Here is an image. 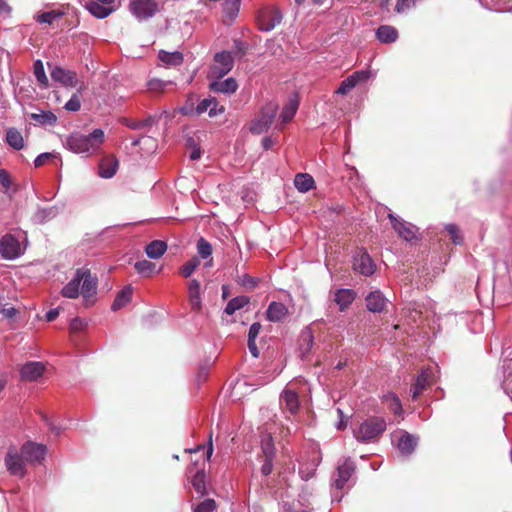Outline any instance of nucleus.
<instances>
[{
	"label": "nucleus",
	"mask_w": 512,
	"mask_h": 512,
	"mask_svg": "<svg viewBox=\"0 0 512 512\" xmlns=\"http://www.w3.org/2000/svg\"><path fill=\"white\" fill-rule=\"evenodd\" d=\"M159 60L163 62L167 67H177L183 63V54L181 52H167L164 50L159 51Z\"/></svg>",
	"instance_id": "obj_26"
},
{
	"label": "nucleus",
	"mask_w": 512,
	"mask_h": 512,
	"mask_svg": "<svg viewBox=\"0 0 512 512\" xmlns=\"http://www.w3.org/2000/svg\"><path fill=\"white\" fill-rule=\"evenodd\" d=\"M186 147L191 150L190 159L198 160L201 157V149L197 140L194 137H188L186 140Z\"/></svg>",
	"instance_id": "obj_48"
},
{
	"label": "nucleus",
	"mask_w": 512,
	"mask_h": 512,
	"mask_svg": "<svg viewBox=\"0 0 512 512\" xmlns=\"http://www.w3.org/2000/svg\"><path fill=\"white\" fill-rule=\"evenodd\" d=\"M81 283V277L78 276L77 272L73 279H71L61 290L63 297L75 299L79 296V286Z\"/></svg>",
	"instance_id": "obj_30"
},
{
	"label": "nucleus",
	"mask_w": 512,
	"mask_h": 512,
	"mask_svg": "<svg viewBox=\"0 0 512 512\" xmlns=\"http://www.w3.org/2000/svg\"><path fill=\"white\" fill-rule=\"evenodd\" d=\"M86 7L92 15L99 19L106 18L113 11L112 7L95 1L89 2Z\"/></svg>",
	"instance_id": "obj_34"
},
{
	"label": "nucleus",
	"mask_w": 512,
	"mask_h": 512,
	"mask_svg": "<svg viewBox=\"0 0 512 512\" xmlns=\"http://www.w3.org/2000/svg\"><path fill=\"white\" fill-rule=\"evenodd\" d=\"M34 75L37 81L44 87L48 86V78L45 74L44 65L41 60H37L33 65Z\"/></svg>",
	"instance_id": "obj_43"
},
{
	"label": "nucleus",
	"mask_w": 512,
	"mask_h": 512,
	"mask_svg": "<svg viewBox=\"0 0 512 512\" xmlns=\"http://www.w3.org/2000/svg\"><path fill=\"white\" fill-rule=\"evenodd\" d=\"M356 297L352 289H338L335 293L334 301L339 305L341 311L347 309Z\"/></svg>",
	"instance_id": "obj_25"
},
{
	"label": "nucleus",
	"mask_w": 512,
	"mask_h": 512,
	"mask_svg": "<svg viewBox=\"0 0 512 512\" xmlns=\"http://www.w3.org/2000/svg\"><path fill=\"white\" fill-rule=\"evenodd\" d=\"M205 473L203 470L197 471L196 475H194L192 480V485L199 495L204 496L206 494V482H205Z\"/></svg>",
	"instance_id": "obj_41"
},
{
	"label": "nucleus",
	"mask_w": 512,
	"mask_h": 512,
	"mask_svg": "<svg viewBox=\"0 0 512 512\" xmlns=\"http://www.w3.org/2000/svg\"><path fill=\"white\" fill-rule=\"evenodd\" d=\"M299 102L296 97L290 98L287 104L283 107L280 119L283 124L290 122L295 116Z\"/></svg>",
	"instance_id": "obj_32"
},
{
	"label": "nucleus",
	"mask_w": 512,
	"mask_h": 512,
	"mask_svg": "<svg viewBox=\"0 0 512 512\" xmlns=\"http://www.w3.org/2000/svg\"><path fill=\"white\" fill-rule=\"evenodd\" d=\"M166 86V83L159 79H153L148 82L149 90L151 91H163Z\"/></svg>",
	"instance_id": "obj_60"
},
{
	"label": "nucleus",
	"mask_w": 512,
	"mask_h": 512,
	"mask_svg": "<svg viewBox=\"0 0 512 512\" xmlns=\"http://www.w3.org/2000/svg\"><path fill=\"white\" fill-rule=\"evenodd\" d=\"M376 37L381 43H393L398 38V31L390 25H381L376 30Z\"/></svg>",
	"instance_id": "obj_27"
},
{
	"label": "nucleus",
	"mask_w": 512,
	"mask_h": 512,
	"mask_svg": "<svg viewBox=\"0 0 512 512\" xmlns=\"http://www.w3.org/2000/svg\"><path fill=\"white\" fill-rule=\"evenodd\" d=\"M6 142L16 150H21L24 147L23 137L16 128L8 129L6 134Z\"/></svg>",
	"instance_id": "obj_35"
},
{
	"label": "nucleus",
	"mask_w": 512,
	"mask_h": 512,
	"mask_svg": "<svg viewBox=\"0 0 512 512\" xmlns=\"http://www.w3.org/2000/svg\"><path fill=\"white\" fill-rule=\"evenodd\" d=\"M131 12L140 20L154 16L159 5L155 0H133L130 3Z\"/></svg>",
	"instance_id": "obj_9"
},
{
	"label": "nucleus",
	"mask_w": 512,
	"mask_h": 512,
	"mask_svg": "<svg viewBox=\"0 0 512 512\" xmlns=\"http://www.w3.org/2000/svg\"><path fill=\"white\" fill-rule=\"evenodd\" d=\"M234 67V58L229 51L216 53L208 72V78H223Z\"/></svg>",
	"instance_id": "obj_4"
},
{
	"label": "nucleus",
	"mask_w": 512,
	"mask_h": 512,
	"mask_svg": "<svg viewBox=\"0 0 512 512\" xmlns=\"http://www.w3.org/2000/svg\"><path fill=\"white\" fill-rule=\"evenodd\" d=\"M282 15L279 11L273 10L263 13L259 19L260 29L270 31L281 23Z\"/></svg>",
	"instance_id": "obj_19"
},
{
	"label": "nucleus",
	"mask_w": 512,
	"mask_h": 512,
	"mask_svg": "<svg viewBox=\"0 0 512 512\" xmlns=\"http://www.w3.org/2000/svg\"><path fill=\"white\" fill-rule=\"evenodd\" d=\"M417 446V438L407 432H403L397 441V448L403 455H411Z\"/></svg>",
	"instance_id": "obj_23"
},
{
	"label": "nucleus",
	"mask_w": 512,
	"mask_h": 512,
	"mask_svg": "<svg viewBox=\"0 0 512 512\" xmlns=\"http://www.w3.org/2000/svg\"><path fill=\"white\" fill-rule=\"evenodd\" d=\"M294 185L301 193H306L316 188V182L308 173H297L294 178Z\"/></svg>",
	"instance_id": "obj_24"
},
{
	"label": "nucleus",
	"mask_w": 512,
	"mask_h": 512,
	"mask_svg": "<svg viewBox=\"0 0 512 512\" xmlns=\"http://www.w3.org/2000/svg\"><path fill=\"white\" fill-rule=\"evenodd\" d=\"M258 284V280L250 275H244L242 277V285L249 288H255Z\"/></svg>",
	"instance_id": "obj_61"
},
{
	"label": "nucleus",
	"mask_w": 512,
	"mask_h": 512,
	"mask_svg": "<svg viewBox=\"0 0 512 512\" xmlns=\"http://www.w3.org/2000/svg\"><path fill=\"white\" fill-rule=\"evenodd\" d=\"M56 155L53 153H42L34 161L35 167L43 166L48 160L55 158Z\"/></svg>",
	"instance_id": "obj_59"
},
{
	"label": "nucleus",
	"mask_w": 512,
	"mask_h": 512,
	"mask_svg": "<svg viewBox=\"0 0 512 512\" xmlns=\"http://www.w3.org/2000/svg\"><path fill=\"white\" fill-rule=\"evenodd\" d=\"M200 282L196 279H193L188 284V298L191 309L193 311L199 312L202 308L201 298H200Z\"/></svg>",
	"instance_id": "obj_20"
},
{
	"label": "nucleus",
	"mask_w": 512,
	"mask_h": 512,
	"mask_svg": "<svg viewBox=\"0 0 512 512\" xmlns=\"http://www.w3.org/2000/svg\"><path fill=\"white\" fill-rule=\"evenodd\" d=\"M318 464L315 462H307L300 465V475L303 480H310L317 474Z\"/></svg>",
	"instance_id": "obj_42"
},
{
	"label": "nucleus",
	"mask_w": 512,
	"mask_h": 512,
	"mask_svg": "<svg viewBox=\"0 0 512 512\" xmlns=\"http://www.w3.org/2000/svg\"><path fill=\"white\" fill-rule=\"evenodd\" d=\"M281 404L284 409L289 410L291 414H294L299 409V396L294 390H283L281 394Z\"/></svg>",
	"instance_id": "obj_21"
},
{
	"label": "nucleus",
	"mask_w": 512,
	"mask_h": 512,
	"mask_svg": "<svg viewBox=\"0 0 512 512\" xmlns=\"http://www.w3.org/2000/svg\"><path fill=\"white\" fill-rule=\"evenodd\" d=\"M197 252L202 259H206L212 254V246L205 238L201 237L197 242Z\"/></svg>",
	"instance_id": "obj_47"
},
{
	"label": "nucleus",
	"mask_w": 512,
	"mask_h": 512,
	"mask_svg": "<svg viewBox=\"0 0 512 512\" xmlns=\"http://www.w3.org/2000/svg\"><path fill=\"white\" fill-rule=\"evenodd\" d=\"M353 267L364 276H371L376 269L374 261L366 251H360L354 256Z\"/></svg>",
	"instance_id": "obj_13"
},
{
	"label": "nucleus",
	"mask_w": 512,
	"mask_h": 512,
	"mask_svg": "<svg viewBox=\"0 0 512 512\" xmlns=\"http://www.w3.org/2000/svg\"><path fill=\"white\" fill-rule=\"evenodd\" d=\"M502 0H480V4L485 9L496 11V12H505L506 9L502 8L500 6ZM507 11H511L510 9H507Z\"/></svg>",
	"instance_id": "obj_53"
},
{
	"label": "nucleus",
	"mask_w": 512,
	"mask_h": 512,
	"mask_svg": "<svg viewBox=\"0 0 512 512\" xmlns=\"http://www.w3.org/2000/svg\"><path fill=\"white\" fill-rule=\"evenodd\" d=\"M261 449L263 456L266 458L274 457V444L270 433L265 434L261 437Z\"/></svg>",
	"instance_id": "obj_40"
},
{
	"label": "nucleus",
	"mask_w": 512,
	"mask_h": 512,
	"mask_svg": "<svg viewBox=\"0 0 512 512\" xmlns=\"http://www.w3.org/2000/svg\"><path fill=\"white\" fill-rule=\"evenodd\" d=\"M388 218L391 221L393 229L397 232L398 236L407 242L418 239V228L403 219H399L395 214L389 213Z\"/></svg>",
	"instance_id": "obj_7"
},
{
	"label": "nucleus",
	"mask_w": 512,
	"mask_h": 512,
	"mask_svg": "<svg viewBox=\"0 0 512 512\" xmlns=\"http://www.w3.org/2000/svg\"><path fill=\"white\" fill-rule=\"evenodd\" d=\"M438 369L437 367L430 366L426 369H423L421 373L416 378L417 385L420 384H432L433 382H436L439 380L438 376Z\"/></svg>",
	"instance_id": "obj_33"
},
{
	"label": "nucleus",
	"mask_w": 512,
	"mask_h": 512,
	"mask_svg": "<svg viewBox=\"0 0 512 512\" xmlns=\"http://www.w3.org/2000/svg\"><path fill=\"white\" fill-rule=\"evenodd\" d=\"M31 118L35 120L36 122L40 124H55L57 121V117L54 113L47 111V112H41L39 114L32 113Z\"/></svg>",
	"instance_id": "obj_45"
},
{
	"label": "nucleus",
	"mask_w": 512,
	"mask_h": 512,
	"mask_svg": "<svg viewBox=\"0 0 512 512\" xmlns=\"http://www.w3.org/2000/svg\"><path fill=\"white\" fill-rule=\"evenodd\" d=\"M288 310L286 306L279 302H272L267 309V318L272 322L281 321L286 317Z\"/></svg>",
	"instance_id": "obj_28"
},
{
	"label": "nucleus",
	"mask_w": 512,
	"mask_h": 512,
	"mask_svg": "<svg viewBox=\"0 0 512 512\" xmlns=\"http://www.w3.org/2000/svg\"><path fill=\"white\" fill-rule=\"evenodd\" d=\"M132 294L133 288L130 285L120 290L112 303V310L116 311L126 306L131 301Z\"/></svg>",
	"instance_id": "obj_29"
},
{
	"label": "nucleus",
	"mask_w": 512,
	"mask_h": 512,
	"mask_svg": "<svg viewBox=\"0 0 512 512\" xmlns=\"http://www.w3.org/2000/svg\"><path fill=\"white\" fill-rule=\"evenodd\" d=\"M207 112L210 117H216L225 112V107L223 105H220L219 102L215 98H213V104H211Z\"/></svg>",
	"instance_id": "obj_57"
},
{
	"label": "nucleus",
	"mask_w": 512,
	"mask_h": 512,
	"mask_svg": "<svg viewBox=\"0 0 512 512\" xmlns=\"http://www.w3.org/2000/svg\"><path fill=\"white\" fill-rule=\"evenodd\" d=\"M200 265V260L197 257H193L188 260L180 269L179 273L188 278L191 274L196 270V268Z\"/></svg>",
	"instance_id": "obj_44"
},
{
	"label": "nucleus",
	"mask_w": 512,
	"mask_h": 512,
	"mask_svg": "<svg viewBox=\"0 0 512 512\" xmlns=\"http://www.w3.org/2000/svg\"><path fill=\"white\" fill-rule=\"evenodd\" d=\"M46 372V365L42 362H27L20 370L21 379L27 382L38 381Z\"/></svg>",
	"instance_id": "obj_11"
},
{
	"label": "nucleus",
	"mask_w": 512,
	"mask_h": 512,
	"mask_svg": "<svg viewBox=\"0 0 512 512\" xmlns=\"http://www.w3.org/2000/svg\"><path fill=\"white\" fill-rule=\"evenodd\" d=\"M386 430V421L381 417H370L353 430V436L361 443H374Z\"/></svg>",
	"instance_id": "obj_2"
},
{
	"label": "nucleus",
	"mask_w": 512,
	"mask_h": 512,
	"mask_svg": "<svg viewBox=\"0 0 512 512\" xmlns=\"http://www.w3.org/2000/svg\"><path fill=\"white\" fill-rule=\"evenodd\" d=\"M313 334L311 328L307 327L301 332L300 335V350L304 357L306 353L310 352L313 346Z\"/></svg>",
	"instance_id": "obj_37"
},
{
	"label": "nucleus",
	"mask_w": 512,
	"mask_h": 512,
	"mask_svg": "<svg viewBox=\"0 0 512 512\" xmlns=\"http://www.w3.org/2000/svg\"><path fill=\"white\" fill-rule=\"evenodd\" d=\"M336 412H338L339 415V421L336 423L335 428L338 430H343L346 428L347 425V418L343 416V412L340 408L336 409Z\"/></svg>",
	"instance_id": "obj_64"
},
{
	"label": "nucleus",
	"mask_w": 512,
	"mask_h": 512,
	"mask_svg": "<svg viewBox=\"0 0 512 512\" xmlns=\"http://www.w3.org/2000/svg\"><path fill=\"white\" fill-rule=\"evenodd\" d=\"M216 509V502L212 499H206L196 506L194 512H214Z\"/></svg>",
	"instance_id": "obj_56"
},
{
	"label": "nucleus",
	"mask_w": 512,
	"mask_h": 512,
	"mask_svg": "<svg viewBox=\"0 0 512 512\" xmlns=\"http://www.w3.org/2000/svg\"><path fill=\"white\" fill-rule=\"evenodd\" d=\"M355 466L352 461L346 459L336 469L335 478L333 479V485L336 489L341 490L346 482L349 481L354 473Z\"/></svg>",
	"instance_id": "obj_15"
},
{
	"label": "nucleus",
	"mask_w": 512,
	"mask_h": 512,
	"mask_svg": "<svg viewBox=\"0 0 512 512\" xmlns=\"http://www.w3.org/2000/svg\"><path fill=\"white\" fill-rule=\"evenodd\" d=\"M209 371H210L209 363H205V364L199 366L198 371L196 373V381L198 382V384L204 383L209 380Z\"/></svg>",
	"instance_id": "obj_55"
},
{
	"label": "nucleus",
	"mask_w": 512,
	"mask_h": 512,
	"mask_svg": "<svg viewBox=\"0 0 512 512\" xmlns=\"http://www.w3.org/2000/svg\"><path fill=\"white\" fill-rule=\"evenodd\" d=\"M82 88H80L77 93H74L71 98L69 99V101L65 104V109L68 110V111H72V112H77L80 110L81 108V100H80V96H79V93L81 91Z\"/></svg>",
	"instance_id": "obj_52"
},
{
	"label": "nucleus",
	"mask_w": 512,
	"mask_h": 512,
	"mask_svg": "<svg viewBox=\"0 0 512 512\" xmlns=\"http://www.w3.org/2000/svg\"><path fill=\"white\" fill-rule=\"evenodd\" d=\"M249 303V298L246 296H238L235 298H232L226 308L225 313L228 315L234 314L237 310L243 308L245 305Z\"/></svg>",
	"instance_id": "obj_38"
},
{
	"label": "nucleus",
	"mask_w": 512,
	"mask_h": 512,
	"mask_svg": "<svg viewBox=\"0 0 512 512\" xmlns=\"http://www.w3.org/2000/svg\"><path fill=\"white\" fill-rule=\"evenodd\" d=\"M210 80L209 89L216 93L233 94L238 89V83L235 78H208Z\"/></svg>",
	"instance_id": "obj_14"
},
{
	"label": "nucleus",
	"mask_w": 512,
	"mask_h": 512,
	"mask_svg": "<svg viewBox=\"0 0 512 512\" xmlns=\"http://www.w3.org/2000/svg\"><path fill=\"white\" fill-rule=\"evenodd\" d=\"M167 250V244L161 240H154L150 242L146 248L145 252L147 256L151 259L160 258Z\"/></svg>",
	"instance_id": "obj_31"
},
{
	"label": "nucleus",
	"mask_w": 512,
	"mask_h": 512,
	"mask_svg": "<svg viewBox=\"0 0 512 512\" xmlns=\"http://www.w3.org/2000/svg\"><path fill=\"white\" fill-rule=\"evenodd\" d=\"M0 184L5 192H9L14 187L10 173L5 169H0Z\"/></svg>",
	"instance_id": "obj_51"
},
{
	"label": "nucleus",
	"mask_w": 512,
	"mask_h": 512,
	"mask_svg": "<svg viewBox=\"0 0 512 512\" xmlns=\"http://www.w3.org/2000/svg\"><path fill=\"white\" fill-rule=\"evenodd\" d=\"M278 112V105L273 102L267 103L261 110V113L256 117L250 126V131L254 134H261L267 131L272 125L276 114Z\"/></svg>",
	"instance_id": "obj_3"
},
{
	"label": "nucleus",
	"mask_w": 512,
	"mask_h": 512,
	"mask_svg": "<svg viewBox=\"0 0 512 512\" xmlns=\"http://www.w3.org/2000/svg\"><path fill=\"white\" fill-rule=\"evenodd\" d=\"M365 301L368 311L380 313L384 310L387 299L380 290H375L366 296Z\"/></svg>",
	"instance_id": "obj_17"
},
{
	"label": "nucleus",
	"mask_w": 512,
	"mask_h": 512,
	"mask_svg": "<svg viewBox=\"0 0 512 512\" xmlns=\"http://www.w3.org/2000/svg\"><path fill=\"white\" fill-rule=\"evenodd\" d=\"M119 161L114 155L104 156L99 163V175L102 178H111L115 175Z\"/></svg>",
	"instance_id": "obj_18"
},
{
	"label": "nucleus",
	"mask_w": 512,
	"mask_h": 512,
	"mask_svg": "<svg viewBox=\"0 0 512 512\" xmlns=\"http://www.w3.org/2000/svg\"><path fill=\"white\" fill-rule=\"evenodd\" d=\"M18 451L29 465H41L45 458L47 448L43 444L28 441L23 444Z\"/></svg>",
	"instance_id": "obj_6"
},
{
	"label": "nucleus",
	"mask_w": 512,
	"mask_h": 512,
	"mask_svg": "<svg viewBox=\"0 0 512 512\" xmlns=\"http://www.w3.org/2000/svg\"><path fill=\"white\" fill-rule=\"evenodd\" d=\"M4 465H6L9 474L13 476L23 478L27 475V465L29 464L17 448L10 447L8 449L7 455L4 456Z\"/></svg>",
	"instance_id": "obj_5"
},
{
	"label": "nucleus",
	"mask_w": 512,
	"mask_h": 512,
	"mask_svg": "<svg viewBox=\"0 0 512 512\" xmlns=\"http://www.w3.org/2000/svg\"><path fill=\"white\" fill-rule=\"evenodd\" d=\"M104 138L102 129H95L89 135L73 133L67 139V146L74 153H94L103 144Z\"/></svg>",
	"instance_id": "obj_1"
},
{
	"label": "nucleus",
	"mask_w": 512,
	"mask_h": 512,
	"mask_svg": "<svg viewBox=\"0 0 512 512\" xmlns=\"http://www.w3.org/2000/svg\"><path fill=\"white\" fill-rule=\"evenodd\" d=\"M446 231L451 236L454 244L460 245L463 242V237L460 234V230L456 224L450 223L445 226Z\"/></svg>",
	"instance_id": "obj_49"
},
{
	"label": "nucleus",
	"mask_w": 512,
	"mask_h": 512,
	"mask_svg": "<svg viewBox=\"0 0 512 512\" xmlns=\"http://www.w3.org/2000/svg\"><path fill=\"white\" fill-rule=\"evenodd\" d=\"M54 81L61 83L67 87H76L78 84L77 74L75 71L66 70L59 66H54L50 72Z\"/></svg>",
	"instance_id": "obj_16"
},
{
	"label": "nucleus",
	"mask_w": 512,
	"mask_h": 512,
	"mask_svg": "<svg viewBox=\"0 0 512 512\" xmlns=\"http://www.w3.org/2000/svg\"><path fill=\"white\" fill-rule=\"evenodd\" d=\"M241 0H226L224 2V11L230 18H234L239 11Z\"/></svg>",
	"instance_id": "obj_50"
},
{
	"label": "nucleus",
	"mask_w": 512,
	"mask_h": 512,
	"mask_svg": "<svg viewBox=\"0 0 512 512\" xmlns=\"http://www.w3.org/2000/svg\"><path fill=\"white\" fill-rule=\"evenodd\" d=\"M192 98H190L187 103L182 107L181 111L183 114L188 115H201L207 112L208 108L213 104V97L205 98L198 103L196 108L193 107V103L191 102Z\"/></svg>",
	"instance_id": "obj_22"
},
{
	"label": "nucleus",
	"mask_w": 512,
	"mask_h": 512,
	"mask_svg": "<svg viewBox=\"0 0 512 512\" xmlns=\"http://www.w3.org/2000/svg\"><path fill=\"white\" fill-rule=\"evenodd\" d=\"M261 330V324L258 322L253 323L249 328L248 338L256 339Z\"/></svg>",
	"instance_id": "obj_63"
},
{
	"label": "nucleus",
	"mask_w": 512,
	"mask_h": 512,
	"mask_svg": "<svg viewBox=\"0 0 512 512\" xmlns=\"http://www.w3.org/2000/svg\"><path fill=\"white\" fill-rule=\"evenodd\" d=\"M155 122V118L150 116L143 120H126L125 124L131 129L139 130L145 127H151Z\"/></svg>",
	"instance_id": "obj_46"
},
{
	"label": "nucleus",
	"mask_w": 512,
	"mask_h": 512,
	"mask_svg": "<svg viewBox=\"0 0 512 512\" xmlns=\"http://www.w3.org/2000/svg\"><path fill=\"white\" fill-rule=\"evenodd\" d=\"M390 409L395 415L398 416L403 412L401 401L395 395L391 397Z\"/></svg>",
	"instance_id": "obj_58"
},
{
	"label": "nucleus",
	"mask_w": 512,
	"mask_h": 512,
	"mask_svg": "<svg viewBox=\"0 0 512 512\" xmlns=\"http://www.w3.org/2000/svg\"><path fill=\"white\" fill-rule=\"evenodd\" d=\"M134 268L143 277H150L155 273L156 265L148 260H141L135 263Z\"/></svg>",
	"instance_id": "obj_39"
},
{
	"label": "nucleus",
	"mask_w": 512,
	"mask_h": 512,
	"mask_svg": "<svg viewBox=\"0 0 512 512\" xmlns=\"http://www.w3.org/2000/svg\"><path fill=\"white\" fill-rule=\"evenodd\" d=\"M65 15L62 10H51L36 15L35 19L38 23L52 25L53 22Z\"/></svg>",
	"instance_id": "obj_36"
},
{
	"label": "nucleus",
	"mask_w": 512,
	"mask_h": 512,
	"mask_svg": "<svg viewBox=\"0 0 512 512\" xmlns=\"http://www.w3.org/2000/svg\"><path fill=\"white\" fill-rule=\"evenodd\" d=\"M77 274L81 277V294L85 300V305L89 306L93 303L91 298L96 294L97 278L92 276L89 269L85 268L77 269Z\"/></svg>",
	"instance_id": "obj_8"
},
{
	"label": "nucleus",
	"mask_w": 512,
	"mask_h": 512,
	"mask_svg": "<svg viewBox=\"0 0 512 512\" xmlns=\"http://www.w3.org/2000/svg\"><path fill=\"white\" fill-rule=\"evenodd\" d=\"M418 0H397L395 11L399 14L405 13L416 5Z\"/></svg>",
	"instance_id": "obj_54"
},
{
	"label": "nucleus",
	"mask_w": 512,
	"mask_h": 512,
	"mask_svg": "<svg viewBox=\"0 0 512 512\" xmlns=\"http://www.w3.org/2000/svg\"><path fill=\"white\" fill-rule=\"evenodd\" d=\"M21 253L19 241L11 234H6L0 240V255L5 259H15Z\"/></svg>",
	"instance_id": "obj_10"
},
{
	"label": "nucleus",
	"mask_w": 512,
	"mask_h": 512,
	"mask_svg": "<svg viewBox=\"0 0 512 512\" xmlns=\"http://www.w3.org/2000/svg\"><path fill=\"white\" fill-rule=\"evenodd\" d=\"M370 77V72L366 70L356 71L353 74L345 78L340 86L335 91L337 94L346 95L349 93L357 84L365 82Z\"/></svg>",
	"instance_id": "obj_12"
},
{
	"label": "nucleus",
	"mask_w": 512,
	"mask_h": 512,
	"mask_svg": "<svg viewBox=\"0 0 512 512\" xmlns=\"http://www.w3.org/2000/svg\"><path fill=\"white\" fill-rule=\"evenodd\" d=\"M0 314H2L7 319H11L18 314V310L14 307H8V308L2 307L0 309Z\"/></svg>",
	"instance_id": "obj_62"
}]
</instances>
